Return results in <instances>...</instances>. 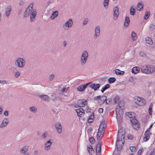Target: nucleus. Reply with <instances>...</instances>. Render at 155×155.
I'll return each instance as SVG.
<instances>
[{
  "instance_id": "10",
  "label": "nucleus",
  "mask_w": 155,
  "mask_h": 155,
  "mask_svg": "<svg viewBox=\"0 0 155 155\" xmlns=\"http://www.w3.org/2000/svg\"><path fill=\"white\" fill-rule=\"evenodd\" d=\"M151 134V133L150 132V130H146L144 134L145 137L143 138L144 141H148L150 138V136Z\"/></svg>"
},
{
  "instance_id": "6",
  "label": "nucleus",
  "mask_w": 155,
  "mask_h": 155,
  "mask_svg": "<svg viewBox=\"0 0 155 155\" xmlns=\"http://www.w3.org/2000/svg\"><path fill=\"white\" fill-rule=\"evenodd\" d=\"M140 70L142 73L145 74L150 73L154 71L153 70V69H151L150 66H148L146 65L142 66Z\"/></svg>"
},
{
  "instance_id": "57",
  "label": "nucleus",
  "mask_w": 155,
  "mask_h": 155,
  "mask_svg": "<svg viewBox=\"0 0 155 155\" xmlns=\"http://www.w3.org/2000/svg\"><path fill=\"white\" fill-rule=\"evenodd\" d=\"M140 55L142 57H145L146 56V54L143 51H141L140 53Z\"/></svg>"
},
{
  "instance_id": "20",
  "label": "nucleus",
  "mask_w": 155,
  "mask_h": 155,
  "mask_svg": "<svg viewBox=\"0 0 155 155\" xmlns=\"http://www.w3.org/2000/svg\"><path fill=\"white\" fill-rule=\"evenodd\" d=\"M107 98V97L106 96L104 95L101 97L100 98V100L98 101V104L100 105L103 104L106 101Z\"/></svg>"
},
{
  "instance_id": "17",
  "label": "nucleus",
  "mask_w": 155,
  "mask_h": 155,
  "mask_svg": "<svg viewBox=\"0 0 155 155\" xmlns=\"http://www.w3.org/2000/svg\"><path fill=\"white\" fill-rule=\"evenodd\" d=\"M9 121L8 118L4 119L0 125V128H2L6 127L8 124Z\"/></svg>"
},
{
  "instance_id": "13",
  "label": "nucleus",
  "mask_w": 155,
  "mask_h": 155,
  "mask_svg": "<svg viewBox=\"0 0 155 155\" xmlns=\"http://www.w3.org/2000/svg\"><path fill=\"white\" fill-rule=\"evenodd\" d=\"M101 139H100L99 140H98V144L96 146V153H97V148H98V152H99V153L97 154V155H100V154L101 153V141L100 140Z\"/></svg>"
},
{
  "instance_id": "1",
  "label": "nucleus",
  "mask_w": 155,
  "mask_h": 155,
  "mask_svg": "<svg viewBox=\"0 0 155 155\" xmlns=\"http://www.w3.org/2000/svg\"><path fill=\"white\" fill-rule=\"evenodd\" d=\"M125 134H123V135H120L117 134V140L116 143V147H117V150H119V148H121L124 145V138Z\"/></svg>"
},
{
  "instance_id": "24",
  "label": "nucleus",
  "mask_w": 155,
  "mask_h": 155,
  "mask_svg": "<svg viewBox=\"0 0 155 155\" xmlns=\"http://www.w3.org/2000/svg\"><path fill=\"white\" fill-rule=\"evenodd\" d=\"M130 22V20L129 18L127 16L125 18L124 22V26L125 27L127 28L129 25Z\"/></svg>"
},
{
  "instance_id": "21",
  "label": "nucleus",
  "mask_w": 155,
  "mask_h": 155,
  "mask_svg": "<svg viewBox=\"0 0 155 155\" xmlns=\"http://www.w3.org/2000/svg\"><path fill=\"white\" fill-rule=\"evenodd\" d=\"M36 13V10L34 9L33 12L31 13L30 16L31 21H33L35 20Z\"/></svg>"
},
{
  "instance_id": "53",
  "label": "nucleus",
  "mask_w": 155,
  "mask_h": 155,
  "mask_svg": "<svg viewBox=\"0 0 155 155\" xmlns=\"http://www.w3.org/2000/svg\"><path fill=\"white\" fill-rule=\"evenodd\" d=\"M130 150L132 152H134L136 150V147L134 146H131L130 147Z\"/></svg>"
},
{
  "instance_id": "5",
  "label": "nucleus",
  "mask_w": 155,
  "mask_h": 155,
  "mask_svg": "<svg viewBox=\"0 0 155 155\" xmlns=\"http://www.w3.org/2000/svg\"><path fill=\"white\" fill-rule=\"evenodd\" d=\"M106 127V125L105 121H102L101 124L98 129V131L97 134V140H99L101 139V137L99 136V134L102 133V130H105Z\"/></svg>"
},
{
  "instance_id": "34",
  "label": "nucleus",
  "mask_w": 155,
  "mask_h": 155,
  "mask_svg": "<svg viewBox=\"0 0 155 155\" xmlns=\"http://www.w3.org/2000/svg\"><path fill=\"white\" fill-rule=\"evenodd\" d=\"M146 42L149 45H151L153 43L152 39L149 37H147L146 38Z\"/></svg>"
},
{
  "instance_id": "33",
  "label": "nucleus",
  "mask_w": 155,
  "mask_h": 155,
  "mask_svg": "<svg viewBox=\"0 0 155 155\" xmlns=\"http://www.w3.org/2000/svg\"><path fill=\"white\" fill-rule=\"evenodd\" d=\"M125 132L123 128H120L118 131V134L120 135H123V134H125Z\"/></svg>"
},
{
  "instance_id": "61",
  "label": "nucleus",
  "mask_w": 155,
  "mask_h": 155,
  "mask_svg": "<svg viewBox=\"0 0 155 155\" xmlns=\"http://www.w3.org/2000/svg\"><path fill=\"white\" fill-rule=\"evenodd\" d=\"M101 96L100 95L98 96H97L95 97L94 98V100H97L98 99L100 100V97Z\"/></svg>"
},
{
  "instance_id": "11",
  "label": "nucleus",
  "mask_w": 155,
  "mask_h": 155,
  "mask_svg": "<svg viewBox=\"0 0 155 155\" xmlns=\"http://www.w3.org/2000/svg\"><path fill=\"white\" fill-rule=\"evenodd\" d=\"M100 85L99 84L92 83L89 86V87L94 91L97 90L100 88Z\"/></svg>"
},
{
  "instance_id": "45",
  "label": "nucleus",
  "mask_w": 155,
  "mask_h": 155,
  "mask_svg": "<svg viewBox=\"0 0 155 155\" xmlns=\"http://www.w3.org/2000/svg\"><path fill=\"white\" fill-rule=\"evenodd\" d=\"M109 5V0H104V6L106 8L107 6L108 5Z\"/></svg>"
},
{
  "instance_id": "32",
  "label": "nucleus",
  "mask_w": 155,
  "mask_h": 155,
  "mask_svg": "<svg viewBox=\"0 0 155 155\" xmlns=\"http://www.w3.org/2000/svg\"><path fill=\"white\" fill-rule=\"evenodd\" d=\"M110 85L109 84H107L105 85L103 87L102 89L101 90V92L103 93L108 88H109Z\"/></svg>"
},
{
  "instance_id": "29",
  "label": "nucleus",
  "mask_w": 155,
  "mask_h": 155,
  "mask_svg": "<svg viewBox=\"0 0 155 155\" xmlns=\"http://www.w3.org/2000/svg\"><path fill=\"white\" fill-rule=\"evenodd\" d=\"M115 73L116 74L118 75H123L124 74V71L120 70L118 69H116L115 70Z\"/></svg>"
},
{
  "instance_id": "64",
  "label": "nucleus",
  "mask_w": 155,
  "mask_h": 155,
  "mask_svg": "<svg viewBox=\"0 0 155 155\" xmlns=\"http://www.w3.org/2000/svg\"><path fill=\"white\" fill-rule=\"evenodd\" d=\"M103 111V109L102 108H100L98 110V112L99 113H102Z\"/></svg>"
},
{
  "instance_id": "56",
  "label": "nucleus",
  "mask_w": 155,
  "mask_h": 155,
  "mask_svg": "<svg viewBox=\"0 0 155 155\" xmlns=\"http://www.w3.org/2000/svg\"><path fill=\"white\" fill-rule=\"evenodd\" d=\"M126 115L129 117L131 118L132 117V114L130 112H127L126 113Z\"/></svg>"
},
{
  "instance_id": "50",
  "label": "nucleus",
  "mask_w": 155,
  "mask_h": 155,
  "mask_svg": "<svg viewBox=\"0 0 155 155\" xmlns=\"http://www.w3.org/2000/svg\"><path fill=\"white\" fill-rule=\"evenodd\" d=\"M54 77V75L53 74H51V75H50L49 77V80L50 81H52Z\"/></svg>"
},
{
  "instance_id": "54",
  "label": "nucleus",
  "mask_w": 155,
  "mask_h": 155,
  "mask_svg": "<svg viewBox=\"0 0 155 155\" xmlns=\"http://www.w3.org/2000/svg\"><path fill=\"white\" fill-rule=\"evenodd\" d=\"M47 135L48 134L47 132H45L43 134L42 137L43 138L45 139L47 137Z\"/></svg>"
},
{
  "instance_id": "43",
  "label": "nucleus",
  "mask_w": 155,
  "mask_h": 155,
  "mask_svg": "<svg viewBox=\"0 0 155 155\" xmlns=\"http://www.w3.org/2000/svg\"><path fill=\"white\" fill-rule=\"evenodd\" d=\"M152 104L149 107V109H148V113L151 116L152 115V112L153 111L152 108Z\"/></svg>"
},
{
  "instance_id": "7",
  "label": "nucleus",
  "mask_w": 155,
  "mask_h": 155,
  "mask_svg": "<svg viewBox=\"0 0 155 155\" xmlns=\"http://www.w3.org/2000/svg\"><path fill=\"white\" fill-rule=\"evenodd\" d=\"M114 19L115 20L117 19L119 15V9L117 6L115 7L113 9Z\"/></svg>"
},
{
  "instance_id": "26",
  "label": "nucleus",
  "mask_w": 155,
  "mask_h": 155,
  "mask_svg": "<svg viewBox=\"0 0 155 155\" xmlns=\"http://www.w3.org/2000/svg\"><path fill=\"white\" fill-rule=\"evenodd\" d=\"M87 149L90 155H92L94 153V150L93 149V148L91 145H89V146H87Z\"/></svg>"
},
{
  "instance_id": "59",
  "label": "nucleus",
  "mask_w": 155,
  "mask_h": 155,
  "mask_svg": "<svg viewBox=\"0 0 155 155\" xmlns=\"http://www.w3.org/2000/svg\"><path fill=\"white\" fill-rule=\"evenodd\" d=\"M33 3H32L29 5V6L27 8L30 9H32V10H33Z\"/></svg>"
},
{
  "instance_id": "19",
  "label": "nucleus",
  "mask_w": 155,
  "mask_h": 155,
  "mask_svg": "<svg viewBox=\"0 0 155 155\" xmlns=\"http://www.w3.org/2000/svg\"><path fill=\"white\" fill-rule=\"evenodd\" d=\"M12 10V6L10 5L8 6L5 10V15L8 17L11 12Z\"/></svg>"
},
{
  "instance_id": "51",
  "label": "nucleus",
  "mask_w": 155,
  "mask_h": 155,
  "mask_svg": "<svg viewBox=\"0 0 155 155\" xmlns=\"http://www.w3.org/2000/svg\"><path fill=\"white\" fill-rule=\"evenodd\" d=\"M149 28L150 30H153L155 28V25L153 24H151L150 25Z\"/></svg>"
},
{
  "instance_id": "12",
  "label": "nucleus",
  "mask_w": 155,
  "mask_h": 155,
  "mask_svg": "<svg viewBox=\"0 0 155 155\" xmlns=\"http://www.w3.org/2000/svg\"><path fill=\"white\" fill-rule=\"evenodd\" d=\"M55 126L59 134H61L62 130V126L61 124L59 123H57L55 124Z\"/></svg>"
},
{
  "instance_id": "23",
  "label": "nucleus",
  "mask_w": 155,
  "mask_h": 155,
  "mask_svg": "<svg viewBox=\"0 0 155 155\" xmlns=\"http://www.w3.org/2000/svg\"><path fill=\"white\" fill-rule=\"evenodd\" d=\"M39 97L43 100L47 101H49L50 100V97L49 96L47 95H40L39 96Z\"/></svg>"
},
{
  "instance_id": "47",
  "label": "nucleus",
  "mask_w": 155,
  "mask_h": 155,
  "mask_svg": "<svg viewBox=\"0 0 155 155\" xmlns=\"http://www.w3.org/2000/svg\"><path fill=\"white\" fill-rule=\"evenodd\" d=\"M51 98L53 101H54L57 100V97L55 95V94H54L51 95Z\"/></svg>"
},
{
  "instance_id": "46",
  "label": "nucleus",
  "mask_w": 155,
  "mask_h": 155,
  "mask_svg": "<svg viewBox=\"0 0 155 155\" xmlns=\"http://www.w3.org/2000/svg\"><path fill=\"white\" fill-rule=\"evenodd\" d=\"M149 13H150V12H149V13L147 12H146V13H145V15H144V19L145 20H147V19L149 17V16H150V15L149 14Z\"/></svg>"
},
{
  "instance_id": "38",
  "label": "nucleus",
  "mask_w": 155,
  "mask_h": 155,
  "mask_svg": "<svg viewBox=\"0 0 155 155\" xmlns=\"http://www.w3.org/2000/svg\"><path fill=\"white\" fill-rule=\"evenodd\" d=\"M130 14L132 15H135V9L133 7H131L130 9Z\"/></svg>"
},
{
  "instance_id": "9",
  "label": "nucleus",
  "mask_w": 155,
  "mask_h": 155,
  "mask_svg": "<svg viewBox=\"0 0 155 155\" xmlns=\"http://www.w3.org/2000/svg\"><path fill=\"white\" fill-rule=\"evenodd\" d=\"M100 34V27L99 26H97L95 29V35L94 37L95 39H96L98 37Z\"/></svg>"
},
{
  "instance_id": "14",
  "label": "nucleus",
  "mask_w": 155,
  "mask_h": 155,
  "mask_svg": "<svg viewBox=\"0 0 155 155\" xmlns=\"http://www.w3.org/2000/svg\"><path fill=\"white\" fill-rule=\"evenodd\" d=\"M75 111L77 114L78 116L80 117H81L85 114L84 110L81 108L75 110Z\"/></svg>"
},
{
  "instance_id": "31",
  "label": "nucleus",
  "mask_w": 155,
  "mask_h": 155,
  "mask_svg": "<svg viewBox=\"0 0 155 155\" xmlns=\"http://www.w3.org/2000/svg\"><path fill=\"white\" fill-rule=\"evenodd\" d=\"M138 10L141 11L143 10V5L142 2H140L138 3L137 6Z\"/></svg>"
},
{
  "instance_id": "15",
  "label": "nucleus",
  "mask_w": 155,
  "mask_h": 155,
  "mask_svg": "<svg viewBox=\"0 0 155 155\" xmlns=\"http://www.w3.org/2000/svg\"><path fill=\"white\" fill-rule=\"evenodd\" d=\"M116 114L123 115V109L120 106L119 104H118L116 109Z\"/></svg>"
},
{
  "instance_id": "40",
  "label": "nucleus",
  "mask_w": 155,
  "mask_h": 155,
  "mask_svg": "<svg viewBox=\"0 0 155 155\" xmlns=\"http://www.w3.org/2000/svg\"><path fill=\"white\" fill-rule=\"evenodd\" d=\"M132 126L133 128L136 130L140 127V124L138 123H137L136 124L135 123Z\"/></svg>"
},
{
  "instance_id": "49",
  "label": "nucleus",
  "mask_w": 155,
  "mask_h": 155,
  "mask_svg": "<svg viewBox=\"0 0 155 155\" xmlns=\"http://www.w3.org/2000/svg\"><path fill=\"white\" fill-rule=\"evenodd\" d=\"M20 75V73L19 71H16L15 73V76L16 78H18Z\"/></svg>"
},
{
  "instance_id": "52",
  "label": "nucleus",
  "mask_w": 155,
  "mask_h": 155,
  "mask_svg": "<svg viewBox=\"0 0 155 155\" xmlns=\"http://www.w3.org/2000/svg\"><path fill=\"white\" fill-rule=\"evenodd\" d=\"M143 152V149H140L138 151L137 155H141Z\"/></svg>"
},
{
  "instance_id": "41",
  "label": "nucleus",
  "mask_w": 155,
  "mask_h": 155,
  "mask_svg": "<svg viewBox=\"0 0 155 155\" xmlns=\"http://www.w3.org/2000/svg\"><path fill=\"white\" fill-rule=\"evenodd\" d=\"M51 143H52L50 140L46 142L45 144V147H50V146L51 145Z\"/></svg>"
},
{
  "instance_id": "8",
  "label": "nucleus",
  "mask_w": 155,
  "mask_h": 155,
  "mask_svg": "<svg viewBox=\"0 0 155 155\" xmlns=\"http://www.w3.org/2000/svg\"><path fill=\"white\" fill-rule=\"evenodd\" d=\"M91 82H90L81 84L77 88V90L80 92L83 91L86 88L87 86L91 84Z\"/></svg>"
},
{
  "instance_id": "44",
  "label": "nucleus",
  "mask_w": 155,
  "mask_h": 155,
  "mask_svg": "<svg viewBox=\"0 0 155 155\" xmlns=\"http://www.w3.org/2000/svg\"><path fill=\"white\" fill-rule=\"evenodd\" d=\"M119 97L118 95H117L115 96L114 99V102L115 104H116L119 102Z\"/></svg>"
},
{
  "instance_id": "62",
  "label": "nucleus",
  "mask_w": 155,
  "mask_h": 155,
  "mask_svg": "<svg viewBox=\"0 0 155 155\" xmlns=\"http://www.w3.org/2000/svg\"><path fill=\"white\" fill-rule=\"evenodd\" d=\"M4 114L5 116H8L9 114L8 111L7 110H6L4 112Z\"/></svg>"
},
{
  "instance_id": "39",
  "label": "nucleus",
  "mask_w": 155,
  "mask_h": 155,
  "mask_svg": "<svg viewBox=\"0 0 155 155\" xmlns=\"http://www.w3.org/2000/svg\"><path fill=\"white\" fill-rule=\"evenodd\" d=\"M30 111L33 112L34 113H36L37 111V108L34 106L30 107L29 108Z\"/></svg>"
},
{
  "instance_id": "48",
  "label": "nucleus",
  "mask_w": 155,
  "mask_h": 155,
  "mask_svg": "<svg viewBox=\"0 0 155 155\" xmlns=\"http://www.w3.org/2000/svg\"><path fill=\"white\" fill-rule=\"evenodd\" d=\"M112 99L110 98H107L106 100V104H110L111 102Z\"/></svg>"
},
{
  "instance_id": "16",
  "label": "nucleus",
  "mask_w": 155,
  "mask_h": 155,
  "mask_svg": "<svg viewBox=\"0 0 155 155\" xmlns=\"http://www.w3.org/2000/svg\"><path fill=\"white\" fill-rule=\"evenodd\" d=\"M79 106L80 107H83L85 105L87 104V100L84 101V100H79L78 102Z\"/></svg>"
},
{
  "instance_id": "18",
  "label": "nucleus",
  "mask_w": 155,
  "mask_h": 155,
  "mask_svg": "<svg viewBox=\"0 0 155 155\" xmlns=\"http://www.w3.org/2000/svg\"><path fill=\"white\" fill-rule=\"evenodd\" d=\"M73 23L72 20L71 19H69L63 25V27H64L65 26L68 27L69 28L72 26Z\"/></svg>"
},
{
  "instance_id": "28",
  "label": "nucleus",
  "mask_w": 155,
  "mask_h": 155,
  "mask_svg": "<svg viewBox=\"0 0 155 155\" xmlns=\"http://www.w3.org/2000/svg\"><path fill=\"white\" fill-rule=\"evenodd\" d=\"M58 12L57 11H55L54 12H53L51 16V19H53L58 16Z\"/></svg>"
},
{
  "instance_id": "25",
  "label": "nucleus",
  "mask_w": 155,
  "mask_h": 155,
  "mask_svg": "<svg viewBox=\"0 0 155 155\" xmlns=\"http://www.w3.org/2000/svg\"><path fill=\"white\" fill-rule=\"evenodd\" d=\"M140 71V68L138 67H134L132 68L131 70V72L134 74L138 73Z\"/></svg>"
},
{
  "instance_id": "55",
  "label": "nucleus",
  "mask_w": 155,
  "mask_h": 155,
  "mask_svg": "<svg viewBox=\"0 0 155 155\" xmlns=\"http://www.w3.org/2000/svg\"><path fill=\"white\" fill-rule=\"evenodd\" d=\"M88 22V20L87 18H85L84 19V21L83 22V24L84 25H85L87 24Z\"/></svg>"
},
{
  "instance_id": "22",
  "label": "nucleus",
  "mask_w": 155,
  "mask_h": 155,
  "mask_svg": "<svg viewBox=\"0 0 155 155\" xmlns=\"http://www.w3.org/2000/svg\"><path fill=\"white\" fill-rule=\"evenodd\" d=\"M33 10L32 9H30L27 8L25 12L24 17H27L29 16V15L32 12Z\"/></svg>"
},
{
  "instance_id": "4",
  "label": "nucleus",
  "mask_w": 155,
  "mask_h": 155,
  "mask_svg": "<svg viewBox=\"0 0 155 155\" xmlns=\"http://www.w3.org/2000/svg\"><path fill=\"white\" fill-rule=\"evenodd\" d=\"M88 57V52L86 50L82 53L80 61L81 65H84L86 63Z\"/></svg>"
},
{
  "instance_id": "60",
  "label": "nucleus",
  "mask_w": 155,
  "mask_h": 155,
  "mask_svg": "<svg viewBox=\"0 0 155 155\" xmlns=\"http://www.w3.org/2000/svg\"><path fill=\"white\" fill-rule=\"evenodd\" d=\"M127 138L129 140H132L133 138V137L130 134H128L127 136Z\"/></svg>"
},
{
  "instance_id": "30",
  "label": "nucleus",
  "mask_w": 155,
  "mask_h": 155,
  "mask_svg": "<svg viewBox=\"0 0 155 155\" xmlns=\"http://www.w3.org/2000/svg\"><path fill=\"white\" fill-rule=\"evenodd\" d=\"M28 148V147L27 146H25L22 148L20 150V152L24 153L27 151Z\"/></svg>"
},
{
  "instance_id": "63",
  "label": "nucleus",
  "mask_w": 155,
  "mask_h": 155,
  "mask_svg": "<svg viewBox=\"0 0 155 155\" xmlns=\"http://www.w3.org/2000/svg\"><path fill=\"white\" fill-rule=\"evenodd\" d=\"M24 3L25 2L24 1H21L19 2V4L20 6H22L24 5Z\"/></svg>"
},
{
  "instance_id": "36",
  "label": "nucleus",
  "mask_w": 155,
  "mask_h": 155,
  "mask_svg": "<svg viewBox=\"0 0 155 155\" xmlns=\"http://www.w3.org/2000/svg\"><path fill=\"white\" fill-rule=\"evenodd\" d=\"M92 115H90L88 118L87 121L88 123H91L92 122V119L94 118V114L93 113Z\"/></svg>"
},
{
  "instance_id": "42",
  "label": "nucleus",
  "mask_w": 155,
  "mask_h": 155,
  "mask_svg": "<svg viewBox=\"0 0 155 155\" xmlns=\"http://www.w3.org/2000/svg\"><path fill=\"white\" fill-rule=\"evenodd\" d=\"M89 140L91 143L92 144H94L95 142V139L93 137H90Z\"/></svg>"
},
{
  "instance_id": "27",
  "label": "nucleus",
  "mask_w": 155,
  "mask_h": 155,
  "mask_svg": "<svg viewBox=\"0 0 155 155\" xmlns=\"http://www.w3.org/2000/svg\"><path fill=\"white\" fill-rule=\"evenodd\" d=\"M116 118L117 120V121L119 124H120L122 121V118L123 117V115H121L119 114H116Z\"/></svg>"
},
{
  "instance_id": "35",
  "label": "nucleus",
  "mask_w": 155,
  "mask_h": 155,
  "mask_svg": "<svg viewBox=\"0 0 155 155\" xmlns=\"http://www.w3.org/2000/svg\"><path fill=\"white\" fill-rule=\"evenodd\" d=\"M116 81V79L114 77H110L108 79V81L110 84L114 83Z\"/></svg>"
},
{
  "instance_id": "37",
  "label": "nucleus",
  "mask_w": 155,
  "mask_h": 155,
  "mask_svg": "<svg viewBox=\"0 0 155 155\" xmlns=\"http://www.w3.org/2000/svg\"><path fill=\"white\" fill-rule=\"evenodd\" d=\"M131 37L132 39L135 41L136 39L137 35L136 34L134 31H132L131 33Z\"/></svg>"
},
{
  "instance_id": "58",
  "label": "nucleus",
  "mask_w": 155,
  "mask_h": 155,
  "mask_svg": "<svg viewBox=\"0 0 155 155\" xmlns=\"http://www.w3.org/2000/svg\"><path fill=\"white\" fill-rule=\"evenodd\" d=\"M131 122L132 124V125L134 124L135 123L136 124L138 123V121L136 119L133 120L131 121Z\"/></svg>"
},
{
  "instance_id": "3",
  "label": "nucleus",
  "mask_w": 155,
  "mask_h": 155,
  "mask_svg": "<svg viewBox=\"0 0 155 155\" xmlns=\"http://www.w3.org/2000/svg\"><path fill=\"white\" fill-rule=\"evenodd\" d=\"M15 64L18 67L23 68L25 64V61L22 58H19L15 61Z\"/></svg>"
},
{
  "instance_id": "2",
  "label": "nucleus",
  "mask_w": 155,
  "mask_h": 155,
  "mask_svg": "<svg viewBox=\"0 0 155 155\" xmlns=\"http://www.w3.org/2000/svg\"><path fill=\"white\" fill-rule=\"evenodd\" d=\"M133 101L136 104L140 106H144L146 104V101L142 97H135L133 99Z\"/></svg>"
}]
</instances>
